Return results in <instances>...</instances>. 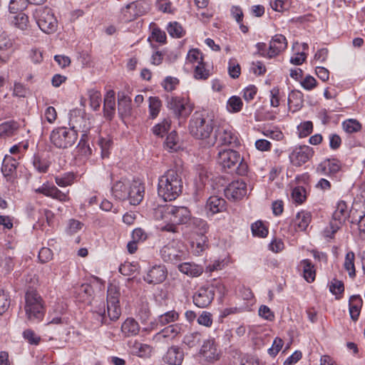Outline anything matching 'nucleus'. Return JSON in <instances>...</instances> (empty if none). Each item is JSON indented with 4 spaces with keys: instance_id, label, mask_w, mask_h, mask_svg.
<instances>
[{
    "instance_id": "4c0bfd02",
    "label": "nucleus",
    "mask_w": 365,
    "mask_h": 365,
    "mask_svg": "<svg viewBox=\"0 0 365 365\" xmlns=\"http://www.w3.org/2000/svg\"><path fill=\"white\" fill-rule=\"evenodd\" d=\"M118 113L121 116H128L131 113V100L122 96L118 98Z\"/></svg>"
},
{
    "instance_id": "f03ea898",
    "label": "nucleus",
    "mask_w": 365,
    "mask_h": 365,
    "mask_svg": "<svg viewBox=\"0 0 365 365\" xmlns=\"http://www.w3.org/2000/svg\"><path fill=\"white\" fill-rule=\"evenodd\" d=\"M188 130L195 139L200 140L202 146L211 148L215 145L213 138L214 121L207 113L196 111L191 116Z\"/></svg>"
},
{
    "instance_id": "9b49d317",
    "label": "nucleus",
    "mask_w": 365,
    "mask_h": 365,
    "mask_svg": "<svg viewBox=\"0 0 365 365\" xmlns=\"http://www.w3.org/2000/svg\"><path fill=\"white\" fill-rule=\"evenodd\" d=\"M199 355L204 361L213 364L219 361L222 351L214 338H209L202 341L199 350Z\"/></svg>"
},
{
    "instance_id": "680f3d73",
    "label": "nucleus",
    "mask_w": 365,
    "mask_h": 365,
    "mask_svg": "<svg viewBox=\"0 0 365 365\" xmlns=\"http://www.w3.org/2000/svg\"><path fill=\"white\" fill-rule=\"evenodd\" d=\"M168 34L175 38H180L182 36V27L178 22L170 23L167 28Z\"/></svg>"
},
{
    "instance_id": "3c124183",
    "label": "nucleus",
    "mask_w": 365,
    "mask_h": 365,
    "mask_svg": "<svg viewBox=\"0 0 365 365\" xmlns=\"http://www.w3.org/2000/svg\"><path fill=\"white\" fill-rule=\"evenodd\" d=\"M201 341V334L199 332L187 333L183 338V343L192 348L196 346Z\"/></svg>"
},
{
    "instance_id": "aec40b11",
    "label": "nucleus",
    "mask_w": 365,
    "mask_h": 365,
    "mask_svg": "<svg viewBox=\"0 0 365 365\" xmlns=\"http://www.w3.org/2000/svg\"><path fill=\"white\" fill-rule=\"evenodd\" d=\"M287 46V41L284 36L282 34L274 35L269 42L267 57L272 58L279 55L284 51Z\"/></svg>"
},
{
    "instance_id": "f8f14e48",
    "label": "nucleus",
    "mask_w": 365,
    "mask_h": 365,
    "mask_svg": "<svg viewBox=\"0 0 365 365\" xmlns=\"http://www.w3.org/2000/svg\"><path fill=\"white\" fill-rule=\"evenodd\" d=\"M348 216V208L344 201H339L336 207V210L333 213L332 219L330 222V229L327 228L324 230V235L327 237L331 238L334 233L341 227Z\"/></svg>"
},
{
    "instance_id": "2f4dec72",
    "label": "nucleus",
    "mask_w": 365,
    "mask_h": 365,
    "mask_svg": "<svg viewBox=\"0 0 365 365\" xmlns=\"http://www.w3.org/2000/svg\"><path fill=\"white\" fill-rule=\"evenodd\" d=\"M303 104L302 94L299 91H292L288 96V106L289 110L295 112L299 110Z\"/></svg>"
},
{
    "instance_id": "774afa93",
    "label": "nucleus",
    "mask_w": 365,
    "mask_h": 365,
    "mask_svg": "<svg viewBox=\"0 0 365 365\" xmlns=\"http://www.w3.org/2000/svg\"><path fill=\"white\" fill-rule=\"evenodd\" d=\"M53 258V252L48 247H42L38 252V259L41 263H46Z\"/></svg>"
},
{
    "instance_id": "b1692460",
    "label": "nucleus",
    "mask_w": 365,
    "mask_h": 365,
    "mask_svg": "<svg viewBox=\"0 0 365 365\" xmlns=\"http://www.w3.org/2000/svg\"><path fill=\"white\" fill-rule=\"evenodd\" d=\"M130 181L122 179L117 181L112 187V194L115 198L120 200H125L128 195V190Z\"/></svg>"
},
{
    "instance_id": "603ef678",
    "label": "nucleus",
    "mask_w": 365,
    "mask_h": 365,
    "mask_svg": "<svg viewBox=\"0 0 365 365\" xmlns=\"http://www.w3.org/2000/svg\"><path fill=\"white\" fill-rule=\"evenodd\" d=\"M252 232L254 236L264 237L268 234V230L262 221H257L251 225Z\"/></svg>"
},
{
    "instance_id": "9d476101",
    "label": "nucleus",
    "mask_w": 365,
    "mask_h": 365,
    "mask_svg": "<svg viewBox=\"0 0 365 365\" xmlns=\"http://www.w3.org/2000/svg\"><path fill=\"white\" fill-rule=\"evenodd\" d=\"M166 106L178 118L187 117L194 109V106L190 100L181 96H167Z\"/></svg>"
},
{
    "instance_id": "c9c22d12",
    "label": "nucleus",
    "mask_w": 365,
    "mask_h": 365,
    "mask_svg": "<svg viewBox=\"0 0 365 365\" xmlns=\"http://www.w3.org/2000/svg\"><path fill=\"white\" fill-rule=\"evenodd\" d=\"M207 247V237L205 235H200L197 239L191 242L192 252L195 255H200Z\"/></svg>"
},
{
    "instance_id": "09e8293b",
    "label": "nucleus",
    "mask_w": 365,
    "mask_h": 365,
    "mask_svg": "<svg viewBox=\"0 0 365 365\" xmlns=\"http://www.w3.org/2000/svg\"><path fill=\"white\" fill-rule=\"evenodd\" d=\"M243 106L242 101L238 96H233L230 97L227 103V108L229 112L237 113L241 110Z\"/></svg>"
},
{
    "instance_id": "1a4fd4ad",
    "label": "nucleus",
    "mask_w": 365,
    "mask_h": 365,
    "mask_svg": "<svg viewBox=\"0 0 365 365\" xmlns=\"http://www.w3.org/2000/svg\"><path fill=\"white\" fill-rule=\"evenodd\" d=\"M242 160L240 153L232 149L220 150L217 155V161L224 168H234L240 163L237 167L238 173L244 175L247 172V165L242 164Z\"/></svg>"
},
{
    "instance_id": "f704fd0d",
    "label": "nucleus",
    "mask_w": 365,
    "mask_h": 365,
    "mask_svg": "<svg viewBox=\"0 0 365 365\" xmlns=\"http://www.w3.org/2000/svg\"><path fill=\"white\" fill-rule=\"evenodd\" d=\"M19 128L16 122L11 120L0 124V138L14 135Z\"/></svg>"
},
{
    "instance_id": "e2e57ef3",
    "label": "nucleus",
    "mask_w": 365,
    "mask_h": 365,
    "mask_svg": "<svg viewBox=\"0 0 365 365\" xmlns=\"http://www.w3.org/2000/svg\"><path fill=\"white\" fill-rule=\"evenodd\" d=\"M138 271V266L130 262H125L119 267V272L124 276H130Z\"/></svg>"
},
{
    "instance_id": "79ce46f5",
    "label": "nucleus",
    "mask_w": 365,
    "mask_h": 365,
    "mask_svg": "<svg viewBox=\"0 0 365 365\" xmlns=\"http://www.w3.org/2000/svg\"><path fill=\"white\" fill-rule=\"evenodd\" d=\"M178 318V312L175 310H171L160 315L157 319V323L160 326H164L169 323L176 322Z\"/></svg>"
},
{
    "instance_id": "bb28decb",
    "label": "nucleus",
    "mask_w": 365,
    "mask_h": 365,
    "mask_svg": "<svg viewBox=\"0 0 365 365\" xmlns=\"http://www.w3.org/2000/svg\"><path fill=\"white\" fill-rule=\"evenodd\" d=\"M180 272L191 277H199L203 272V267L193 262H183L178 265Z\"/></svg>"
},
{
    "instance_id": "c85d7f7f",
    "label": "nucleus",
    "mask_w": 365,
    "mask_h": 365,
    "mask_svg": "<svg viewBox=\"0 0 365 365\" xmlns=\"http://www.w3.org/2000/svg\"><path fill=\"white\" fill-rule=\"evenodd\" d=\"M115 110V92L109 91L106 93L104 98L103 110L108 118H112Z\"/></svg>"
},
{
    "instance_id": "473e14b6",
    "label": "nucleus",
    "mask_w": 365,
    "mask_h": 365,
    "mask_svg": "<svg viewBox=\"0 0 365 365\" xmlns=\"http://www.w3.org/2000/svg\"><path fill=\"white\" fill-rule=\"evenodd\" d=\"M303 267V277L307 282H312L315 279L316 272L309 259H303L300 262Z\"/></svg>"
},
{
    "instance_id": "7c9ffc66",
    "label": "nucleus",
    "mask_w": 365,
    "mask_h": 365,
    "mask_svg": "<svg viewBox=\"0 0 365 365\" xmlns=\"http://www.w3.org/2000/svg\"><path fill=\"white\" fill-rule=\"evenodd\" d=\"M17 162L10 156L6 155L3 160L1 172L4 177L11 178L16 172Z\"/></svg>"
},
{
    "instance_id": "a19ab883",
    "label": "nucleus",
    "mask_w": 365,
    "mask_h": 365,
    "mask_svg": "<svg viewBox=\"0 0 365 365\" xmlns=\"http://www.w3.org/2000/svg\"><path fill=\"white\" fill-rule=\"evenodd\" d=\"M148 101L149 115L150 118L154 119L158 115L160 111L162 103L159 98L156 96H150L148 99Z\"/></svg>"
},
{
    "instance_id": "de8ad7c7",
    "label": "nucleus",
    "mask_w": 365,
    "mask_h": 365,
    "mask_svg": "<svg viewBox=\"0 0 365 365\" xmlns=\"http://www.w3.org/2000/svg\"><path fill=\"white\" fill-rule=\"evenodd\" d=\"M203 62L202 55L198 49L190 50L186 58V64L192 66Z\"/></svg>"
},
{
    "instance_id": "dca6fc26",
    "label": "nucleus",
    "mask_w": 365,
    "mask_h": 365,
    "mask_svg": "<svg viewBox=\"0 0 365 365\" xmlns=\"http://www.w3.org/2000/svg\"><path fill=\"white\" fill-rule=\"evenodd\" d=\"M247 185L242 180L233 181L225 190V196L233 200H241L247 195Z\"/></svg>"
},
{
    "instance_id": "393cba45",
    "label": "nucleus",
    "mask_w": 365,
    "mask_h": 365,
    "mask_svg": "<svg viewBox=\"0 0 365 365\" xmlns=\"http://www.w3.org/2000/svg\"><path fill=\"white\" fill-rule=\"evenodd\" d=\"M206 207L212 215L222 212L226 210V201L218 196H211L207 200Z\"/></svg>"
},
{
    "instance_id": "69168bd1",
    "label": "nucleus",
    "mask_w": 365,
    "mask_h": 365,
    "mask_svg": "<svg viewBox=\"0 0 365 365\" xmlns=\"http://www.w3.org/2000/svg\"><path fill=\"white\" fill-rule=\"evenodd\" d=\"M329 291L334 295L341 294L344 291V283L336 279H334L329 284Z\"/></svg>"
},
{
    "instance_id": "8fccbe9b",
    "label": "nucleus",
    "mask_w": 365,
    "mask_h": 365,
    "mask_svg": "<svg viewBox=\"0 0 365 365\" xmlns=\"http://www.w3.org/2000/svg\"><path fill=\"white\" fill-rule=\"evenodd\" d=\"M342 127L345 132L353 133L361 129V124L356 119H348L342 123Z\"/></svg>"
},
{
    "instance_id": "ddd939ff",
    "label": "nucleus",
    "mask_w": 365,
    "mask_h": 365,
    "mask_svg": "<svg viewBox=\"0 0 365 365\" xmlns=\"http://www.w3.org/2000/svg\"><path fill=\"white\" fill-rule=\"evenodd\" d=\"M69 125L71 129L76 130V133L81 132V134L88 135L91 128V120L83 115L80 110H73L71 113Z\"/></svg>"
},
{
    "instance_id": "c756f323",
    "label": "nucleus",
    "mask_w": 365,
    "mask_h": 365,
    "mask_svg": "<svg viewBox=\"0 0 365 365\" xmlns=\"http://www.w3.org/2000/svg\"><path fill=\"white\" fill-rule=\"evenodd\" d=\"M121 331L125 336L137 335L140 331V326L134 319L128 318L123 323Z\"/></svg>"
},
{
    "instance_id": "58836bf2",
    "label": "nucleus",
    "mask_w": 365,
    "mask_h": 365,
    "mask_svg": "<svg viewBox=\"0 0 365 365\" xmlns=\"http://www.w3.org/2000/svg\"><path fill=\"white\" fill-rule=\"evenodd\" d=\"M171 120L170 118H165L159 123L153 126L152 130L156 136L163 138V135L170 129Z\"/></svg>"
},
{
    "instance_id": "338daca9",
    "label": "nucleus",
    "mask_w": 365,
    "mask_h": 365,
    "mask_svg": "<svg viewBox=\"0 0 365 365\" xmlns=\"http://www.w3.org/2000/svg\"><path fill=\"white\" fill-rule=\"evenodd\" d=\"M98 145L101 149L102 158H104L108 157L110 154L109 150L111 145V140L109 138H100Z\"/></svg>"
},
{
    "instance_id": "13d9d810",
    "label": "nucleus",
    "mask_w": 365,
    "mask_h": 365,
    "mask_svg": "<svg viewBox=\"0 0 365 365\" xmlns=\"http://www.w3.org/2000/svg\"><path fill=\"white\" fill-rule=\"evenodd\" d=\"M293 200L299 204L302 203L306 199V190L302 186L296 187L292 192Z\"/></svg>"
},
{
    "instance_id": "a18cd8bd",
    "label": "nucleus",
    "mask_w": 365,
    "mask_h": 365,
    "mask_svg": "<svg viewBox=\"0 0 365 365\" xmlns=\"http://www.w3.org/2000/svg\"><path fill=\"white\" fill-rule=\"evenodd\" d=\"M194 67V78L197 80H206L210 76V73L208 69L205 68V63L203 62L200 63Z\"/></svg>"
},
{
    "instance_id": "5fc2aeb1",
    "label": "nucleus",
    "mask_w": 365,
    "mask_h": 365,
    "mask_svg": "<svg viewBox=\"0 0 365 365\" xmlns=\"http://www.w3.org/2000/svg\"><path fill=\"white\" fill-rule=\"evenodd\" d=\"M107 312L110 320H117L121 314L119 303H107Z\"/></svg>"
},
{
    "instance_id": "4d7b16f0",
    "label": "nucleus",
    "mask_w": 365,
    "mask_h": 365,
    "mask_svg": "<svg viewBox=\"0 0 365 365\" xmlns=\"http://www.w3.org/2000/svg\"><path fill=\"white\" fill-rule=\"evenodd\" d=\"M155 6L157 9L163 13L173 14L175 12V9L170 0H156Z\"/></svg>"
},
{
    "instance_id": "052dcab7",
    "label": "nucleus",
    "mask_w": 365,
    "mask_h": 365,
    "mask_svg": "<svg viewBox=\"0 0 365 365\" xmlns=\"http://www.w3.org/2000/svg\"><path fill=\"white\" fill-rule=\"evenodd\" d=\"M78 149L79 152L85 156L91 154V148L88 144V135H86V134H81V138L78 145Z\"/></svg>"
},
{
    "instance_id": "0eeeda50",
    "label": "nucleus",
    "mask_w": 365,
    "mask_h": 365,
    "mask_svg": "<svg viewBox=\"0 0 365 365\" xmlns=\"http://www.w3.org/2000/svg\"><path fill=\"white\" fill-rule=\"evenodd\" d=\"M34 18L39 29L44 33H53L57 28V20L48 7H39L33 13Z\"/></svg>"
},
{
    "instance_id": "423d86ee",
    "label": "nucleus",
    "mask_w": 365,
    "mask_h": 365,
    "mask_svg": "<svg viewBox=\"0 0 365 365\" xmlns=\"http://www.w3.org/2000/svg\"><path fill=\"white\" fill-rule=\"evenodd\" d=\"M78 134L71 128L58 127L53 129L50 135V140L58 148H68L71 147L76 141Z\"/></svg>"
},
{
    "instance_id": "39448f33",
    "label": "nucleus",
    "mask_w": 365,
    "mask_h": 365,
    "mask_svg": "<svg viewBox=\"0 0 365 365\" xmlns=\"http://www.w3.org/2000/svg\"><path fill=\"white\" fill-rule=\"evenodd\" d=\"M25 312L30 321L40 320L43 316V305L41 296L34 290H29L25 295Z\"/></svg>"
},
{
    "instance_id": "f257e3e1",
    "label": "nucleus",
    "mask_w": 365,
    "mask_h": 365,
    "mask_svg": "<svg viewBox=\"0 0 365 365\" xmlns=\"http://www.w3.org/2000/svg\"><path fill=\"white\" fill-rule=\"evenodd\" d=\"M154 217L162 221L159 224L161 231L177 232V225L187 223L191 220V212L185 206L172 205H160L154 210Z\"/></svg>"
},
{
    "instance_id": "a211bd4d",
    "label": "nucleus",
    "mask_w": 365,
    "mask_h": 365,
    "mask_svg": "<svg viewBox=\"0 0 365 365\" xmlns=\"http://www.w3.org/2000/svg\"><path fill=\"white\" fill-rule=\"evenodd\" d=\"M148 9L149 6L145 2H133L125 7L123 14L126 20L131 21L137 16L143 15Z\"/></svg>"
},
{
    "instance_id": "4468645a",
    "label": "nucleus",
    "mask_w": 365,
    "mask_h": 365,
    "mask_svg": "<svg viewBox=\"0 0 365 365\" xmlns=\"http://www.w3.org/2000/svg\"><path fill=\"white\" fill-rule=\"evenodd\" d=\"M35 192L57 200L61 202H66L70 200V197L68 196L69 190H67L66 192H62L54 185H52L48 182H44L41 187L36 189Z\"/></svg>"
},
{
    "instance_id": "4be33fe9",
    "label": "nucleus",
    "mask_w": 365,
    "mask_h": 365,
    "mask_svg": "<svg viewBox=\"0 0 365 365\" xmlns=\"http://www.w3.org/2000/svg\"><path fill=\"white\" fill-rule=\"evenodd\" d=\"M181 331V326L178 324L166 327L154 336V340L158 342L168 341L174 339Z\"/></svg>"
},
{
    "instance_id": "864d4df0",
    "label": "nucleus",
    "mask_w": 365,
    "mask_h": 365,
    "mask_svg": "<svg viewBox=\"0 0 365 365\" xmlns=\"http://www.w3.org/2000/svg\"><path fill=\"white\" fill-rule=\"evenodd\" d=\"M74 175L73 173H65L61 176L55 177V182L59 187L70 186L73 183Z\"/></svg>"
},
{
    "instance_id": "c03bdc74",
    "label": "nucleus",
    "mask_w": 365,
    "mask_h": 365,
    "mask_svg": "<svg viewBox=\"0 0 365 365\" xmlns=\"http://www.w3.org/2000/svg\"><path fill=\"white\" fill-rule=\"evenodd\" d=\"M12 23L16 28L22 31L27 30L29 26V17L24 13H19L14 16Z\"/></svg>"
},
{
    "instance_id": "5701e85b",
    "label": "nucleus",
    "mask_w": 365,
    "mask_h": 365,
    "mask_svg": "<svg viewBox=\"0 0 365 365\" xmlns=\"http://www.w3.org/2000/svg\"><path fill=\"white\" fill-rule=\"evenodd\" d=\"M184 359V352L182 349L176 346L170 347L165 356L163 360L170 365H180Z\"/></svg>"
},
{
    "instance_id": "e433bc0d",
    "label": "nucleus",
    "mask_w": 365,
    "mask_h": 365,
    "mask_svg": "<svg viewBox=\"0 0 365 365\" xmlns=\"http://www.w3.org/2000/svg\"><path fill=\"white\" fill-rule=\"evenodd\" d=\"M165 148L170 152L177 151L180 148V140L175 131H172L167 136L165 141Z\"/></svg>"
},
{
    "instance_id": "6e6552de",
    "label": "nucleus",
    "mask_w": 365,
    "mask_h": 365,
    "mask_svg": "<svg viewBox=\"0 0 365 365\" xmlns=\"http://www.w3.org/2000/svg\"><path fill=\"white\" fill-rule=\"evenodd\" d=\"M215 145L217 143L220 145H227L232 148L240 145L237 132L229 125H218L213 135Z\"/></svg>"
},
{
    "instance_id": "37998d69",
    "label": "nucleus",
    "mask_w": 365,
    "mask_h": 365,
    "mask_svg": "<svg viewBox=\"0 0 365 365\" xmlns=\"http://www.w3.org/2000/svg\"><path fill=\"white\" fill-rule=\"evenodd\" d=\"M88 96L90 101V106L93 110H98L101 103V92L95 88L88 90Z\"/></svg>"
},
{
    "instance_id": "20e7f679",
    "label": "nucleus",
    "mask_w": 365,
    "mask_h": 365,
    "mask_svg": "<svg viewBox=\"0 0 365 365\" xmlns=\"http://www.w3.org/2000/svg\"><path fill=\"white\" fill-rule=\"evenodd\" d=\"M160 254L163 261L175 264L185 259L187 255V252L182 241L173 240L160 249Z\"/></svg>"
},
{
    "instance_id": "bf43d9fd",
    "label": "nucleus",
    "mask_w": 365,
    "mask_h": 365,
    "mask_svg": "<svg viewBox=\"0 0 365 365\" xmlns=\"http://www.w3.org/2000/svg\"><path fill=\"white\" fill-rule=\"evenodd\" d=\"M29 4V0H11L9 3V10L11 13H16L26 9Z\"/></svg>"
},
{
    "instance_id": "ea45409f",
    "label": "nucleus",
    "mask_w": 365,
    "mask_h": 365,
    "mask_svg": "<svg viewBox=\"0 0 365 365\" xmlns=\"http://www.w3.org/2000/svg\"><path fill=\"white\" fill-rule=\"evenodd\" d=\"M131 351L138 356L145 357L150 354L151 347L149 345L135 341L131 346Z\"/></svg>"
},
{
    "instance_id": "a878e982",
    "label": "nucleus",
    "mask_w": 365,
    "mask_h": 365,
    "mask_svg": "<svg viewBox=\"0 0 365 365\" xmlns=\"http://www.w3.org/2000/svg\"><path fill=\"white\" fill-rule=\"evenodd\" d=\"M312 219L309 212L302 210L299 212L293 220V225L297 231H304L309 226Z\"/></svg>"
},
{
    "instance_id": "412c9836",
    "label": "nucleus",
    "mask_w": 365,
    "mask_h": 365,
    "mask_svg": "<svg viewBox=\"0 0 365 365\" xmlns=\"http://www.w3.org/2000/svg\"><path fill=\"white\" fill-rule=\"evenodd\" d=\"M194 304L200 307L204 308L208 306L214 298V292L209 288L201 287L193 295Z\"/></svg>"
},
{
    "instance_id": "f3484780",
    "label": "nucleus",
    "mask_w": 365,
    "mask_h": 365,
    "mask_svg": "<svg viewBox=\"0 0 365 365\" xmlns=\"http://www.w3.org/2000/svg\"><path fill=\"white\" fill-rule=\"evenodd\" d=\"M167 277V269L163 265L152 267L144 276V280L149 284L162 283Z\"/></svg>"
},
{
    "instance_id": "6e6d98bb",
    "label": "nucleus",
    "mask_w": 365,
    "mask_h": 365,
    "mask_svg": "<svg viewBox=\"0 0 365 365\" xmlns=\"http://www.w3.org/2000/svg\"><path fill=\"white\" fill-rule=\"evenodd\" d=\"M228 73L232 78H237L241 73V68L235 58H231L228 62Z\"/></svg>"
},
{
    "instance_id": "0e129e2a",
    "label": "nucleus",
    "mask_w": 365,
    "mask_h": 365,
    "mask_svg": "<svg viewBox=\"0 0 365 365\" xmlns=\"http://www.w3.org/2000/svg\"><path fill=\"white\" fill-rule=\"evenodd\" d=\"M179 83V80L177 78L168 76L162 83V86L167 91H173L175 89L176 86Z\"/></svg>"
},
{
    "instance_id": "2eb2a0df",
    "label": "nucleus",
    "mask_w": 365,
    "mask_h": 365,
    "mask_svg": "<svg viewBox=\"0 0 365 365\" xmlns=\"http://www.w3.org/2000/svg\"><path fill=\"white\" fill-rule=\"evenodd\" d=\"M314 155L313 148L308 145L296 147L289 155L290 162L294 166H301Z\"/></svg>"
},
{
    "instance_id": "72a5a7b5",
    "label": "nucleus",
    "mask_w": 365,
    "mask_h": 365,
    "mask_svg": "<svg viewBox=\"0 0 365 365\" xmlns=\"http://www.w3.org/2000/svg\"><path fill=\"white\" fill-rule=\"evenodd\" d=\"M354 260V253L352 251L348 252L345 255L344 268L348 272L349 276L351 279H354L356 277Z\"/></svg>"
},
{
    "instance_id": "7ed1b4c3",
    "label": "nucleus",
    "mask_w": 365,
    "mask_h": 365,
    "mask_svg": "<svg viewBox=\"0 0 365 365\" xmlns=\"http://www.w3.org/2000/svg\"><path fill=\"white\" fill-rule=\"evenodd\" d=\"M182 190V178L176 170L170 169L159 178L158 193L165 201L175 200Z\"/></svg>"
},
{
    "instance_id": "49530a36",
    "label": "nucleus",
    "mask_w": 365,
    "mask_h": 365,
    "mask_svg": "<svg viewBox=\"0 0 365 365\" xmlns=\"http://www.w3.org/2000/svg\"><path fill=\"white\" fill-rule=\"evenodd\" d=\"M120 295L119 287L114 284H110L107 290V303H119Z\"/></svg>"
},
{
    "instance_id": "6ab92c4d",
    "label": "nucleus",
    "mask_w": 365,
    "mask_h": 365,
    "mask_svg": "<svg viewBox=\"0 0 365 365\" xmlns=\"http://www.w3.org/2000/svg\"><path fill=\"white\" fill-rule=\"evenodd\" d=\"M145 188L139 181H130L128 195L127 199L130 205H137L143 200L144 196Z\"/></svg>"
},
{
    "instance_id": "cd10ccee",
    "label": "nucleus",
    "mask_w": 365,
    "mask_h": 365,
    "mask_svg": "<svg viewBox=\"0 0 365 365\" xmlns=\"http://www.w3.org/2000/svg\"><path fill=\"white\" fill-rule=\"evenodd\" d=\"M362 303V299L359 295H353L349 298V314L354 321H356L359 318Z\"/></svg>"
}]
</instances>
